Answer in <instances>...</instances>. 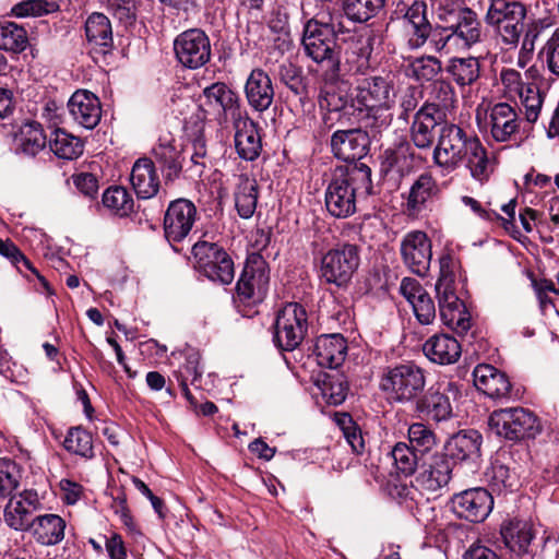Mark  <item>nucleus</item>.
Returning a JSON list of instances; mask_svg holds the SVG:
<instances>
[{"mask_svg":"<svg viewBox=\"0 0 559 559\" xmlns=\"http://www.w3.org/2000/svg\"><path fill=\"white\" fill-rule=\"evenodd\" d=\"M432 160L448 173L464 164L471 176L481 183L489 179L493 170L487 150L478 136L452 122H445L439 128Z\"/></svg>","mask_w":559,"mask_h":559,"instance_id":"1","label":"nucleus"},{"mask_svg":"<svg viewBox=\"0 0 559 559\" xmlns=\"http://www.w3.org/2000/svg\"><path fill=\"white\" fill-rule=\"evenodd\" d=\"M345 34L341 22H307L304 28L302 47L307 57L317 63V72L323 82L337 83L341 79L340 45Z\"/></svg>","mask_w":559,"mask_h":559,"instance_id":"2","label":"nucleus"},{"mask_svg":"<svg viewBox=\"0 0 559 559\" xmlns=\"http://www.w3.org/2000/svg\"><path fill=\"white\" fill-rule=\"evenodd\" d=\"M457 267L459 261L451 251L440 255V274L436 283V293L443 324L459 335H464L469 331L472 323L464 302L456 295L455 271Z\"/></svg>","mask_w":559,"mask_h":559,"instance_id":"3","label":"nucleus"},{"mask_svg":"<svg viewBox=\"0 0 559 559\" xmlns=\"http://www.w3.org/2000/svg\"><path fill=\"white\" fill-rule=\"evenodd\" d=\"M395 103L392 81L381 75L362 79L355 87L354 109L364 114L366 126L380 131L390 126L392 115L389 110Z\"/></svg>","mask_w":559,"mask_h":559,"instance_id":"4","label":"nucleus"},{"mask_svg":"<svg viewBox=\"0 0 559 559\" xmlns=\"http://www.w3.org/2000/svg\"><path fill=\"white\" fill-rule=\"evenodd\" d=\"M371 169L361 164L340 177H335L325 190V206L336 218H346L356 212V198L360 191L369 194L372 189Z\"/></svg>","mask_w":559,"mask_h":559,"instance_id":"5","label":"nucleus"},{"mask_svg":"<svg viewBox=\"0 0 559 559\" xmlns=\"http://www.w3.org/2000/svg\"><path fill=\"white\" fill-rule=\"evenodd\" d=\"M425 386V370L413 361L384 367L379 383L386 399L400 404L416 402Z\"/></svg>","mask_w":559,"mask_h":559,"instance_id":"6","label":"nucleus"},{"mask_svg":"<svg viewBox=\"0 0 559 559\" xmlns=\"http://www.w3.org/2000/svg\"><path fill=\"white\" fill-rule=\"evenodd\" d=\"M527 9L518 0H489L485 22L493 27L500 43L515 49L524 32Z\"/></svg>","mask_w":559,"mask_h":559,"instance_id":"7","label":"nucleus"},{"mask_svg":"<svg viewBox=\"0 0 559 559\" xmlns=\"http://www.w3.org/2000/svg\"><path fill=\"white\" fill-rule=\"evenodd\" d=\"M308 313L298 302L285 304L276 314L273 342L285 352L296 349L308 332Z\"/></svg>","mask_w":559,"mask_h":559,"instance_id":"8","label":"nucleus"},{"mask_svg":"<svg viewBox=\"0 0 559 559\" xmlns=\"http://www.w3.org/2000/svg\"><path fill=\"white\" fill-rule=\"evenodd\" d=\"M194 267L214 283L228 285L235 277L234 261L214 242L198 241L192 247Z\"/></svg>","mask_w":559,"mask_h":559,"instance_id":"9","label":"nucleus"},{"mask_svg":"<svg viewBox=\"0 0 559 559\" xmlns=\"http://www.w3.org/2000/svg\"><path fill=\"white\" fill-rule=\"evenodd\" d=\"M488 424L498 436L512 441L535 438L540 431L538 418L523 407L495 411Z\"/></svg>","mask_w":559,"mask_h":559,"instance_id":"10","label":"nucleus"},{"mask_svg":"<svg viewBox=\"0 0 559 559\" xmlns=\"http://www.w3.org/2000/svg\"><path fill=\"white\" fill-rule=\"evenodd\" d=\"M357 245L344 242L330 249L321 259V277L337 287L346 286L360 262Z\"/></svg>","mask_w":559,"mask_h":559,"instance_id":"11","label":"nucleus"},{"mask_svg":"<svg viewBox=\"0 0 559 559\" xmlns=\"http://www.w3.org/2000/svg\"><path fill=\"white\" fill-rule=\"evenodd\" d=\"M270 284V269L260 253L248 255L243 270L236 285L239 301L257 305L264 300Z\"/></svg>","mask_w":559,"mask_h":559,"instance_id":"12","label":"nucleus"},{"mask_svg":"<svg viewBox=\"0 0 559 559\" xmlns=\"http://www.w3.org/2000/svg\"><path fill=\"white\" fill-rule=\"evenodd\" d=\"M176 60L186 69L204 67L212 57V46L207 34L201 28H190L178 34L174 40Z\"/></svg>","mask_w":559,"mask_h":559,"instance_id":"13","label":"nucleus"},{"mask_svg":"<svg viewBox=\"0 0 559 559\" xmlns=\"http://www.w3.org/2000/svg\"><path fill=\"white\" fill-rule=\"evenodd\" d=\"M486 124L491 139L497 143L519 144L526 136L516 108L508 103L490 107Z\"/></svg>","mask_w":559,"mask_h":559,"instance_id":"14","label":"nucleus"},{"mask_svg":"<svg viewBox=\"0 0 559 559\" xmlns=\"http://www.w3.org/2000/svg\"><path fill=\"white\" fill-rule=\"evenodd\" d=\"M197 215V207L190 200L171 201L164 215L163 228L166 240L174 246L186 239L194 226Z\"/></svg>","mask_w":559,"mask_h":559,"instance_id":"15","label":"nucleus"},{"mask_svg":"<svg viewBox=\"0 0 559 559\" xmlns=\"http://www.w3.org/2000/svg\"><path fill=\"white\" fill-rule=\"evenodd\" d=\"M432 243L425 231L413 230L401 240L400 251L403 263L414 274L425 276L432 259Z\"/></svg>","mask_w":559,"mask_h":559,"instance_id":"16","label":"nucleus"},{"mask_svg":"<svg viewBox=\"0 0 559 559\" xmlns=\"http://www.w3.org/2000/svg\"><path fill=\"white\" fill-rule=\"evenodd\" d=\"M200 107L206 114L234 120L242 115L239 95L224 82H215L203 88L200 97Z\"/></svg>","mask_w":559,"mask_h":559,"instance_id":"17","label":"nucleus"},{"mask_svg":"<svg viewBox=\"0 0 559 559\" xmlns=\"http://www.w3.org/2000/svg\"><path fill=\"white\" fill-rule=\"evenodd\" d=\"M373 40L371 35H362L350 31H345L338 48L340 53L344 55V66L348 71L355 74H365L370 68V58L373 51Z\"/></svg>","mask_w":559,"mask_h":559,"instance_id":"18","label":"nucleus"},{"mask_svg":"<svg viewBox=\"0 0 559 559\" xmlns=\"http://www.w3.org/2000/svg\"><path fill=\"white\" fill-rule=\"evenodd\" d=\"M493 507V498L487 489L477 487L456 493L452 498L454 513L472 523L487 519Z\"/></svg>","mask_w":559,"mask_h":559,"instance_id":"19","label":"nucleus"},{"mask_svg":"<svg viewBox=\"0 0 559 559\" xmlns=\"http://www.w3.org/2000/svg\"><path fill=\"white\" fill-rule=\"evenodd\" d=\"M421 466L423 471L415 479L420 489L437 493L449 485L454 465L443 452H437L425 457Z\"/></svg>","mask_w":559,"mask_h":559,"instance_id":"20","label":"nucleus"},{"mask_svg":"<svg viewBox=\"0 0 559 559\" xmlns=\"http://www.w3.org/2000/svg\"><path fill=\"white\" fill-rule=\"evenodd\" d=\"M369 148L370 138L362 129L337 130L331 136L334 156L347 163L364 158Z\"/></svg>","mask_w":559,"mask_h":559,"instance_id":"21","label":"nucleus"},{"mask_svg":"<svg viewBox=\"0 0 559 559\" xmlns=\"http://www.w3.org/2000/svg\"><path fill=\"white\" fill-rule=\"evenodd\" d=\"M41 503L35 490H24L11 497L4 508V522L15 531H28L33 524L32 514Z\"/></svg>","mask_w":559,"mask_h":559,"instance_id":"22","label":"nucleus"},{"mask_svg":"<svg viewBox=\"0 0 559 559\" xmlns=\"http://www.w3.org/2000/svg\"><path fill=\"white\" fill-rule=\"evenodd\" d=\"M476 389L492 400L502 401L511 396V382L507 374L491 365H477L473 371Z\"/></svg>","mask_w":559,"mask_h":559,"instance_id":"23","label":"nucleus"},{"mask_svg":"<svg viewBox=\"0 0 559 559\" xmlns=\"http://www.w3.org/2000/svg\"><path fill=\"white\" fill-rule=\"evenodd\" d=\"M235 129V148L245 160H254L262 151V140L258 124L248 116H238L233 120Z\"/></svg>","mask_w":559,"mask_h":559,"instance_id":"24","label":"nucleus"},{"mask_svg":"<svg viewBox=\"0 0 559 559\" xmlns=\"http://www.w3.org/2000/svg\"><path fill=\"white\" fill-rule=\"evenodd\" d=\"M415 153L406 141L395 143L380 155L381 173L392 179H401L412 173Z\"/></svg>","mask_w":559,"mask_h":559,"instance_id":"25","label":"nucleus"},{"mask_svg":"<svg viewBox=\"0 0 559 559\" xmlns=\"http://www.w3.org/2000/svg\"><path fill=\"white\" fill-rule=\"evenodd\" d=\"M154 163L158 164L166 183L177 180L183 170L182 150L171 136L159 138L153 147Z\"/></svg>","mask_w":559,"mask_h":559,"instance_id":"26","label":"nucleus"},{"mask_svg":"<svg viewBox=\"0 0 559 559\" xmlns=\"http://www.w3.org/2000/svg\"><path fill=\"white\" fill-rule=\"evenodd\" d=\"M68 109L73 120L85 129H94L102 118L98 97L86 90L73 93L68 102Z\"/></svg>","mask_w":559,"mask_h":559,"instance_id":"27","label":"nucleus"},{"mask_svg":"<svg viewBox=\"0 0 559 559\" xmlns=\"http://www.w3.org/2000/svg\"><path fill=\"white\" fill-rule=\"evenodd\" d=\"M436 111L429 112L426 109L419 108L413 117L409 127L411 141L415 147L421 151L431 150L436 142V128L447 121V119L435 115Z\"/></svg>","mask_w":559,"mask_h":559,"instance_id":"28","label":"nucleus"},{"mask_svg":"<svg viewBox=\"0 0 559 559\" xmlns=\"http://www.w3.org/2000/svg\"><path fill=\"white\" fill-rule=\"evenodd\" d=\"M245 93L248 104L260 112L271 107L275 95L271 78L259 68L250 72L246 81Z\"/></svg>","mask_w":559,"mask_h":559,"instance_id":"29","label":"nucleus"},{"mask_svg":"<svg viewBox=\"0 0 559 559\" xmlns=\"http://www.w3.org/2000/svg\"><path fill=\"white\" fill-rule=\"evenodd\" d=\"M481 435L474 429L462 430L445 443L443 452L453 463L455 461H476L480 456Z\"/></svg>","mask_w":559,"mask_h":559,"instance_id":"30","label":"nucleus"},{"mask_svg":"<svg viewBox=\"0 0 559 559\" xmlns=\"http://www.w3.org/2000/svg\"><path fill=\"white\" fill-rule=\"evenodd\" d=\"M346 352V340L338 333L320 335L313 350L318 365L330 369L337 368L343 364Z\"/></svg>","mask_w":559,"mask_h":559,"instance_id":"31","label":"nucleus"},{"mask_svg":"<svg viewBox=\"0 0 559 559\" xmlns=\"http://www.w3.org/2000/svg\"><path fill=\"white\" fill-rule=\"evenodd\" d=\"M426 357L439 365H451L459 360L462 354L461 344L449 334H436L429 337L424 346Z\"/></svg>","mask_w":559,"mask_h":559,"instance_id":"32","label":"nucleus"},{"mask_svg":"<svg viewBox=\"0 0 559 559\" xmlns=\"http://www.w3.org/2000/svg\"><path fill=\"white\" fill-rule=\"evenodd\" d=\"M500 535L504 546L518 556L528 551L534 538L532 525L527 521L519 519L503 521L500 526Z\"/></svg>","mask_w":559,"mask_h":559,"instance_id":"33","label":"nucleus"},{"mask_svg":"<svg viewBox=\"0 0 559 559\" xmlns=\"http://www.w3.org/2000/svg\"><path fill=\"white\" fill-rule=\"evenodd\" d=\"M66 521L58 514H43L33 519L28 528L34 539L43 546H55L64 538Z\"/></svg>","mask_w":559,"mask_h":559,"instance_id":"34","label":"nucleus"},{"mask_svg":"<svg viewBox=\"0 0 559 559\" xmlns=\"http://www.w3.org/2000/svg\"><path fill=\"white\" fill-rule=\"evenodd\" d=\"M136 195L141 199L153 198L159 189V179L154 162L150 158H139L131 170L130 177Z\"/></svg>","mask_w":559,"mask_h":559,"instance_id":"35","label":"nucleus"},{"mask_svg":"<svg viewBox=\"0 0 559 559\" xmlns=\"http://www.w3.org/2000/svg\"><path fill=\"white\" fill-rule=\"evenodd\" d=\"M85 36L96 50L107 53L114 46L110 20L103 13L94 12L85 21Z\"/></svg>","mask_w":559,"mask_h":559,"instance_id":"36","label":"nucleus"},{"mask_svg":"<svg viewBox=\"0 0 559 559\" xmlns=\"http://www.w3.org/2000/svg\"><path fill=\"white\" fill-rule=\"evenodd\" d=\"M439 193V187L436 179L429 173L420 174L411 186L407 197V211L409 214H418L425 207L428 201Z\"/></svg>","mask_w":559,"mask_h":559,"instance_id":"37","label":"nucleus"},{"mask_svg":"<svg viewBox=\"0 0 559 559\" xmlns=\"http://www.w3.org/2000/svg\"><path fill=\"white\" fill-rule=\"evenodd\" d=\"M416 411L436 421L447 420L452 416V405L449 396L430 388L416 401Z\"/></svg>","mask_w":559,"mask_h":559,"instance_id":"38","label":"nucleus"},{"mask_svg":"<svg viewBox=\"0 0 559 559\" xmlns=\"http://www.w3.org/2000/svg\"><path fill=\"white\" fill-rule=\"evenodd\" d=\"M235 206L240 217L250 218L255 212L259 186L254 178L240 175L235 189Z\"/></svg>","mask_w":559,"mask_h":559,"instance_id":"39","label":"nucleus"},{"mask_svg":"<svg viewBox=\"0 0 559 559\" xmlns=\"http://www.w3.org/2000/svg\"><path fill=\"white\" fill-rule=\"evenodd\" d=\"M404 19L412 27L409 45L413 48L421 47L431 34V24L427 19V4L424 1H415L406 11Z\"/></svg>","mask_w":559,"mask_h":559,"instance_id":"40","label":"nucleus"},{"mask_svg":"<svg viewBox=\"0 0 559 559\" xmlns=\"http://www.w3.org/2000/svg\"><path fill=\"white\" fill-rule=\"evenodd\" d=\"M549 27L550 24L546 19H534L527 23L524 21V32L521 36L522 41L520 40L521 47L518 57L519 67L525 68L533 58L536 43L545 37Z\"/></svg>","mask_w":559,"mask_h":559,"instance_id":"41","label":"nucleus"},{"mask_svg":"<svg viewBox=\"0 0 559 559\" xmlns=\"http://www.w3.org/2000/svg\"><path fill=\"white\" fill-rule=\"evenodd\" d=\"M456 16L459 20L460 32L463 49H469L484 40L485 33L481 22L475 11L467 7H459Z\"/></svg>","mask_w":559,"mask_h":559,"instance_id":"42","label":"nucleus"},{"mask_svg":"<svg viewBox=\"0 0 559 559\" xmlns=\"http://www.w3.org/2000/svg\"><path fill=\"white\" fill-rule=\"evenodd\" d=\"M455 103V92L450 83L445 81H436L431 85L429 97L420 106L429 112L436 111L435 115L447 119L448 112L453 108Z\"/></svg>","mask_w":559,"mask_h":559,"instance_id":"43","label":"nucleus"},{"mask_svg":"<svg viewBox=\"0 0 559 559\" xmlns=\"http://www.w3.org/2000/svg\"><path fill=\"white\" fill-rule=\"evenodd\" d=\"M49 147L58 157L64 159L76 158L83 153L81 139L60 128L50 133Z\"/></svg>","mask_w":559,"mask_h":559,"instance_id":"44","label":"nucleus"},{"mask_svg":"<svg viewBox=\"0 0 559 559\" xmlns=\"http://www.w3.org/2000/svg\"><path fill=\"white\" fill-rule=\"evenodd\" d=\"M448 73L460 86L472 85L480 74V64L477 58H454L447 68Z\"/></svg>","mask_w":559,"mask_h":559,"instance_id":"45","label":"nucleus"},{"mask_svg":"<svg viewBox=\"0 0 559 559\" xmlns=\"http://www.w3.org/2000/svg\"><path fill=\"white\" fill-rule=\"evenodd\" d=\"M103 205L114 215L128 216L133 212L134 201L128 190L120 186L109 187L102 198Z\"/></svg>","mask_w":559,"mask_h":559,"instance_id":"46","label":"nucleus"},{"mask_svg":"<svg viewBox=\"0 0 559 559\" xmlns=\"http://www.w3.org/2000/svg\"><path fill=\"white\" fill-rule=\"evenodd\" d=\"M320 88L319 105L329 111H342L348 107L354 108V96L348 95L345 90L336 86V83H326Z\"/></svg>","mask_w":559,"mask_h":559,"instance_id":"47","label":"nucleus"},{"mask_svg":"<svg viewBox=\"0 0 559 559\" xmlns=\"http://www.w3.org/2000/svg\"><path fill=\"white\" fill-rule=\"evenodd\" d=\"M385 0H344L345 15L353 22L366 23L384 8Z\"/></svg>","mask_w":559,"mask_h":559,"instance_id":"48","label":"nucleus"},{"mask_svg":"<svg viewBox=\"0 0 559 559\" xmlns=\"http://www.w3.org/2000/svg\"><path fill=\"white\" fill-rule=\"evenodd\" d=\"M46 135L38 122H27L20 129L17 136L19 146L27 155H36L46 145Z\"/></svg>","mask_w":559,"mask_h":559,"instance_id":"49","label":"nucleus"},{"mask_svg":"<svg viewBox=\"0 0 559 559\" xmlns=\"http://www.w3.org/2000/svg\"><path fill=\"white\" fill-rule=\"evenodd\" d=\"M27 44V33L22 26L13 22L0 23V49L21 52Z\"/></svg>","mask_w":559,"mask_h":559,"instance_id":"50","label":"nucleus"},{"mask_svg":"<svg viewBox=\"0 0 559 559\" xmlns=\"http://www.w3.org/2000/svg\"><path fill=\"white\" fill-rule=\"evenodd\" d=\"M0 254L16 267L20 273L24 270L31 271L41 283V285L48 290L49 284L44 276L33 266L32 262L24 255V253L16 247V245L10 239L0 238Z\"/></svg>","mask_w":559,"mask_h":559,"instance_id":"51","label":"nucleus"},{"mask_svg":"<svg viewBox=\"0 0 559 559\" xmlns=\"http://www.w3.org/2000/svg\"><path fill=\"white\" fill-rule=\"evenodd\" d=\"M391 456L397 471L405 476L413 475L424 461V457L406 442H397L391 450Z\"/></svg>","mask_w":559,"mask_h":559,"instance_id":"52","label":"nucleus"},{"mask_svg":"<svg viewBox=\"0 0 559 559\" xmlns=\"http://www.w3.org/2000/svg\"><path fill=\"white\" fill-rule=\"evenodd\" d=\"M487 476L492 491L498 493L513 491L519 485L518 474L499 462L492 464Z\"/></svg>","mask_w":559,"mask_h":559,"instance_id":"53","label":"nucleus"},{"mask_svg":"<svg viewBox=\"0 0 559 559\" xmlns=\"http://www.w3.org/2000/svg\"><path fill=\"white\" fill-rule=\"evenodd\" d=\"M63 445L67 451L72 452L82 457H94L92 435L81 427H73L69 430L64 439Z\"/></svg>","mask_w":559,"mask_h":559,"instance_id":"54","label":"nucleus"},{"mask_svg":"<svg viewBox=\"0 0 559 559\" xmlns=\"http://www.w3.org/2000/svg\"><path fill=\"white\" fill-rule=\"evenodd\" d=\"M421 457H427L436 445L432 430L421 423H415L408 428V443Z\"/></svg>","mask_w":559,"mask_h":559,"instance_id":"55","label":"nucleus"},{"mask_svg":"<svg viewBox=\"0 0 559 559\" xmlns=\"http://www.w3.org/2000/svg\"><path fill=\"white\" fill-rule=\"evenodd\" d=\"M22 478L21 467L12 460L0 459V499L11 497Z\"/></svg>","mask_w":559,"mask_h":559,"instance_id":"56","label":"nucleus"},{"mask_svg":"<svg viewBox=\"0 0 559 559\" xmlns=\"http://www.w3.org/2000/svg\"><path fill=\"white\" fill-rule=\"evenodd\" d=\"M209 162L206 142L203 134H198L192 140V153L190 157V166L186 168L188 177L191 179L200 178Z\"/></svg>","mask_w":559,"mask_h":559,"instance_id":"57","label":"nucleus"},{"mask_svg":"<svg viewBox=\"0 0 559 559\" xmlns=\"http://www.w3.org/2000/svg\"><path fill=\"white\" fill-rule=\"evenodd\" d=\"M280 81L285 84L295 95L306 93L302 71L293 62L286 60L282 62L276 71Z\"/></svg>","mask_w":559,"mask_h":559,"instance_id":"58","label":"nucleus"},{"mask_svg":"<svg viewBox=\"0 0 559 559\" xmlns=\"http://www.w3.org/2000/svg\"><path fill=\"white\" fill-rule=\"evenodd\" d=\"M347 384L343 377L328 376L321 385V392L326 402L331 405L342 404L347 395Z\"/></svg>","mask_w":559,"mask_h":559,"instance_id":"59","label":"nucleus"},{"mask_svg":"<svg viewBox=\"0 0 559 559\" xmlns=\"http://www.w3.org/2000/svg\"><path fill=\"white\" fill-rule=\"evenodd\" d=\"M337 421L343 431V436L350 445L353 452L361 454L365 451V440L361 435V430L354 423L350 415L343 414Z\"/></svg>","mask_w":559,"mask_h":559,"instance_id":"60","label":"nucleus"},{"mask_svg":"<svg viewBox=\"0 0 559 559\" xmlns=\"http://www.w3.org/2000/svg\"><path fill=\"white\" fill-rule=\"evenodd\" d=\"M417 80L430 81L441 71V61L432 56L416 58L411 64Z\"/></svg>","mask_w":559,"mask_h":559,"instance_id":"61","label":"nucleus"},{"mask_svg":"<svg viewBox=\"0 0 559 559\" xmlns=\"http://www.w3.org/2000/svg\"><path fill=\"white\" fill-rule=\"evenodd\" d=\"M539 56L544 57L547 69L551 74L559 78V32L556 31L547 38L545 45L539 51Z\"/></svg>","mask_w":559,"mask_h":559,"instance_id":"62","label":"nucleus"},{"mask_svg":"<svg viewBox=\"0 0 559 559\" xmlns=\"http://www.w3.org/2000/svg\"><path fill=\"white\" fill-rule=\"evenodd\" d=\"M439 21L445 33L451 37L455 48H463L461 36L459 35L460 25L456 16V9H442L438 14Z\"/></svg>","mask_w":559,"mask_h":559,"instance_id":"63","label":"nucleus"},{"mask_svg":"<svg viewBox=\"0 0 559 559\" xmlns=\"http://www.w3.org/2000/svg\"><path fill=\"white\" fill-rule=\"evenodd\" d=\"M417 320L421 324H430L436 318V307L433 300L427 292L417 296L411 304Z\"/></svg>","mask_w":559,"mask_h":559,"instance_id":"64","label":"nucleus"}]
</instances>
